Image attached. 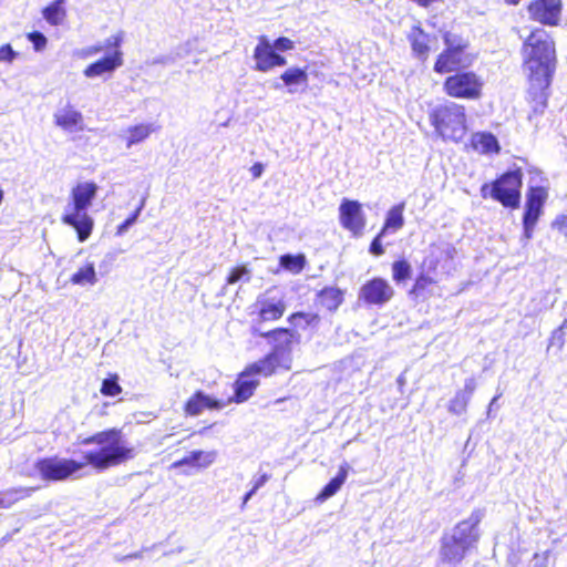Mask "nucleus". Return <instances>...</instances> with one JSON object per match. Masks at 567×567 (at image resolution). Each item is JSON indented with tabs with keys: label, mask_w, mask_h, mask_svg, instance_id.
Returning a JSON list of instances; mask_svg holds the SVG:
<instances>
[{
	"label": "nucleus",
	"mask_w": 567,
	"mask_h": 567,
	"mask_svg": "<svg viewBox=\"0 0 567 567\" xmlns=\"http://www.w3.org/2000/svg\"><path fill=\"white\" fill-rule=\"evenodd\" d=\"M520 52L527 96L537 106L545 107L558 66L556 42L548 31L536 27L524 39Z\"/></svg>",
	"instance_id": "1"
},
{
	"label": "nucleus",
	"mask_w": 567,
	"mask_h": 567,
	"mask_svg": "<svg viewBox=\"0 0 567 567\" xmlns=\"http://www.w3.org/2000/svg\"><path fill=\"white\" fill-rule=\"evenodd\" d=\"M81 444L97 446L96 450L85 452L81 458L83 468L91 466L97 472L124 464L136 455L135 449L126 443L123 432L118 427L93 433L84 437Z\"/></svg>",
	"instance_id": "2"
},
{
	"label": "nucleus",
	"mask_w": 567,
	"mask_h": 567,
	"mask_svg": "<svg viewBox=\"0 0 567 567\" xmlns=\"http://www.w3.org/2000/svg\"><path fill=\"white\" fill-rule=\"evenodd\" d=\"M97 190L99 186L94 182L76 183L70 192L71 208L61 216V221L75 230L80 243L87 240L94 229V219L86 209L95 199Z\"/></svg>",
	"instance_id": "3"
},
{
	"label": "nucleus",
	"mask_w": 567,
	"mask_h": 567,
	"mask_svg": "<svg viewBox=\"0 0 567 567\" xmlns=\"http://www.w3.org/2000/svg\"><path fill=\"white\" fill-rule=\"evenodd\" d=\"M481 520V511H474L468 518L454 526L451 535L442 537L440 554L444 563L458 564L464 559L466 553L480 539L478 525Z\"/></svg>",
	"instance_id": "4"
},
{
	"label": "nucleus",
	"mask_w": 567,
	"mask_h": 567,
	"mask_svg": "<svg viewBox=\"0 0 567 567\" xmlns=\"http://www.w3.org/2000/svg\"><path fill=\"white\" fill-rule=\"evenodd\" d=\"M257 334L267 340L270 351L262 355L258 361L271 370L274 373L290 371L292 367L291 351L298 338L293 330L286 327H277Z\"/></svg>",
	"instance_id": "5"
},
{
	"label": "nucleus",
	"mask_w": 567,
	"mask_h": 567,
	"mask_svg": "<svg viewBox=\"0 0 567 567\" xmlns=\"http://www.w3.org/2000/svg\"><path fill=\"white\" fill-rule=\"evenodd\" d=\"M436 135L444 141L460 142L467 133L466 109L456 102L440 104L429 112Z\"/></svg>",
	"instance_id": "6"
},
{
	"label": "nucleus",
	"mask_w": 567,
	"mask_h": 567,
	"mask_svg": "<svg viewBox=\"0 0 567 567\" xmlns=\"http://www.w3.org/2000/svg\"><path fill=\"white\" fill-rule=\"evenodd\" d=\"M523 187V171L516 167L506 171L491 183H484L480 193L483 199L492 198L503 207L517 209L520 204Z\"/></svg>",
	"instance_id": "7"
},
{
	"label": "nucleus",
	"mask_w": 567,
	"mask_h": 567,
	"mask_svg": "<svg viewBox=\"0 0 567 567\" xmlns=\"http://www.w3.org/2000/svg\"><path fill=\"white\" fill-rule=\"evenodd\" d=\"M442 39L445 48L437 54L433 64L436 74H452L472 65L475 56L467 53L470 42L466 39L451 32L443 33Z\"/></svg>",
	"instance_id": "8"
},
{
	"label": "nucleus",
	"mask_w": 567,
	"mask_h": 567,
	"mask_svg": "<svg viewBox=\"0 0 567 567\" xmlns=\"http://www.w3.org/2000/svg\"><path fill=\"white\" fill-rule=\"evenodd\" d=\"M484 80L474 71L462 70L449 74L443 83L444 94L453 100L478 101L484 94Z\"/></svg>",
	"instance_id": "9"
},
{
	"label": "nucleus",
	"mask_w": 567,
	"mask_h": 567,
	"mask_svg": "<svg viewBox=\"0 0 567 567\" xmlns=\"http://www.w3.org/2000/svg\"><path fill=\"white\" fill-rule=\"evenodd\" d=\"M271 370L259 361H254L245 365V368L236 375L233 383V395L225 399L227 405L231 403L241 404L254 396L256 390L260 385L259 378H270L275 375Z\"/></svg>",
	"instance_id": "10"
},
{
	"label": "nucleus",
	"mask_w": 567,
	"mask_h": 567,
	"mask_svg": "<svg viewBox=\"0 0 567 567\" xmlns=\"http://www.w3.org/2000/svg\"><path fill=\"white\" fill-rule=\"evenodd\" d=\"M34 468L45 482H63L83 470L82 461L58 456L38 458Z\"/></svg>",
	"instance_id": "11"
},
{
	"label": "nucleus",
	"mask_w": 567,
	"mask_h": 567,
	"mask_svg": "<svg viewBox=\"0 0 567 567\" xmlns=\"http://www.w3.org/2000/svg\"><path fill=\"white\" fill-rule=\"evenodd\" d=\"M287 306L282 298L270 297L268 292L259 295L250 307L249 316L257 324L279 321Z\"/></svg>",
	"instance_id": "12"
},
{
	"label": "nucleus",
	"mask_w": 567,
	"mask_h": 567,
	"mask_svg": "<svg viewBox=\"0 0 567 567\" xmlns=\"http://www.w3.org/2000/svg\"><path fill=\"white\" fill-rule=\"evenodd\" d=\"M547 197V189L543 186H533L528 188L523 215V228L526 239H530L533 237L534 228L543 213V207Z\"/></svg>",
	"instance_id": "13"
},
{
	"label": "nucleus",
	"mask_w": 567,
	"mask_h": 567,
	"mask_svg": "<svg viewBox=\"0 0 567 567\" xmlns=\"http://www.w3.org/2000/svg\"><path fill=\"white\" fill-rule=\"evenodd\" d=\"M338 210L341 227L348 230L352 237H361L367 226L362 204L355 199L343 198Z\"/></svg>",
	"instance_id": "14"
},
{
	"label": "nucleus",
	"mask_w": 567,
	"mask_h": 567,
	"mask_svg": "<svg viewBox=\"0 0 567 567\" xmlns=\"http://www.w3.org/2000/svg\"><path fill=\"white\" fill-rule=\"evenodd\" d=\"M563 9V0H532L526 7L529 19L545 27L559 25Z\"/></svg>",
	"instance_id": "15"
},
{
	"label": "nucleus",
	"mask_w": 567,
	"mask_h": 567,
	"mask_svg": "<svg viewBox=\"0 0 567 567\" xmlns=\"http://www.w3.org/2000/svg\"><path fill=\"white\" fill-rule=\"evenodd\" d=\"M122 42L121 35H113L106 40V48H113L114 50L101 58L100 60L89 64L83 74L86 78H96L103 74H111L114 70L123 64V54L121 52L120 44Z\"/></svg>",
	"instance_id": "16"
},
{
	"label": "nucleus",
	"mask_w": 567,
	"mask_h": 567,
	"mask_svg": "<svg viewBox=\"0 0 567 567\" xmlns=\"http://www.w3.org/2000/svg\"><path fill=\"white\" fill-rule=\"evenodd\" d=\"M395 295L390 282L382 277H373L367 280L359 290V299L368 306H384Z\"/></svg>",
	"instance_id": "17"
},
{
	"label": "nucleus",
	"mask_w": 567,
	"mask_h": 567,
	"mask_svg": "<svg viewBox=\"0 0 567 567\" xmlns=\"http://www.w3.org/2000/svg\"><path fill=\"white\" fill-rule=\"evenodd\" d=\"M218 453L215 450H193L182 458L173 462L171 468L179 470L181 474L189 475L212 466L217 460Z\"/></svg>",
	"instance_id": "18"
},
{
	"label": "nucleus",
	"mask_w": 567,
	"mask_h": 567,
	"mask_svg": "<svg viewBox=\"0 0 567 567\" xmlns=\"http://www.w3.org/2000/svg\"><path fill=\"white\" fill-rule=\"evenodd\" d=\"M252 58L255 60L254 69L259 72H268L274 68L287 64L286 58L276 52L274 44L265 35L258 38Z\"/></svg>",
	"instance_id": "19"
},
{
	"label": "nucleus",
	"mask_w": 567,
	"mask_h": 567,
	"mask_svg": "<svg viewBox=\"0 0 567 567\" xmlns=\"http://www.w3.org/2000/svg\"><path fill=\"white\" fill-rule=\"evenodd\" d=\"M227 406L225 399H218L196 390L183 404V412L186 416H197L205 410L219 411Z\"/></svg>",
	"instance_id": "20"
},
{
	"label": "nucleus",
	"mask_w": 567,
	"mask_h": 567,
	"mask_svg": "<svg viewBox=\"0 0 567 567\" xmlns=\"http://www.w3.org/2000/svg\"><path fill=\"white\" fill-rule=\"evenodd\" d=\"M346 290L337 286H326L318 290L315 296V303L319 309L334 313L344 302Z\"/></svg>",
	"instance_id": "21"
},
{
	"label": "nucleus",
	"mask_w": 567,
	"mask_h": 567,
	"mask_svg": "<svg viewBox=\"0 0 567 567\" xmlns=\"http://www.w3.org/2000/svg\"><path fill=\"white\" fill-rule=\"evenodd\" d=\"M413 54L421 61H426L431 53V35L426 33L420 24L411 28L408 34Z\"/></svg>",
	"instance_id": "22"
},
{
	"label": "nucleus",
	"mask_w": 567,
	"mask_h": 567,
	"mask_svg": "<svg viewBox=\"0 0 567 567\" xmlns=\"http://www.w3.org/2000/svg\"><path fill=\"white\" fill-rule=\"evenodd\" d=\"M54 124L63 131L73 132L82 131L83 115L73 105L68 104L63 109L59 110L54 115Z\"/></svg>",
	"instance_id": "23"
},
{
	"label": "nucleus",
	"mask_w": 567,
	"mask_h": 567,
	"mask_svg": "<svg viewBox=\"0 0 567 567\" xmlns=\"http://www.w3.org/2000/svg\"><path fill=\"white\" fill-rule=\"evenodd\" d=\"M471 147L483 155H496L501 152V145L496 136L491 132H476L470 140Z\"/></svg>",
	"instance_id": "24"
},
{
	"label": "nucleus",
	"mask_w": 567,
	"mask_h": 567,
	"mask_svg": "<svg viewBox=\"0 0 567 567\" xmlns=\"http://www.w3.org/2000/svg\"><path fill=\"white\" fill-rule=\"evenodd\" d=\"M287 321L290 323L293 330H312L316 331L321 322V317L318 312L311 311H295L287 317Z\"/></svg>",
	"instance_id": "25"
},
{
	"label": "nucleus",
	"mask_w": 567,
	"mask_h": 567,
	"mask_svg": "<svg viewBox=\"0 0 567 567\" xmlns=\"http://www.w3.org/2000/svg\"><path fill=\"white\" fill-rule=\"evenodd\" d=\"M349 470L350 466L347 463L340 465L337 475L322 487V489L316 496V501L322 503L337 494L341 486L344 484Z\"/></svg>",
	"instance_id": "26"
},
{
	"label": "nucleus",
	"mask_w": 567,
	"mask_h": 567,
	"mask_svg": "<svg viewBox=\"0 0 567 567\" xmlns=\"http://www.w3.org/2000/svg\"><path fill=\"white\" fill-rule=\"evenodd\" d=\"M404 203H400L392 206L388 210L384 223L380 229L381 235H386L388 233H395L404 226Z\"/></svg>",
	"instance_id": "27"
},
{
	"label": "nucleus",
	"mask_w": 567,
	"mask_h": 567,
	"mask_svg": "<svg viewBox=\"0 0 567 567\" xmlns=\"http://www.w3.org/2000/svg\"><path fill=\"white\" fill-rule=\"evenodd\" d=\"M156 131V127L150 123H140L132 125L126 130L125 145L127 148L133 145L140 144L147 140L152 133Z\"/></svg>",
	"instance_id": "28"
},
{
	"label": "nucleus",
	"mask_w": 567,
	"mask_h": 567,
	"mask_svg": "<svg viewBox=\"0 0 567 567\" xmlns=\"http://www.w3.org/2000/svg\"><path fill=\"white\" fill-rule=\"evenodd\" d=\"M65 0H53L42 9V16L51 25H60L66 18Z\"/></svg>",
	"instance_id": "29"
},
{
	"label": "nucleus",
	"mask_w": 567,
	"mask_h": 567,
	"mask_svg": "<svg viewBox=\"0 0 567 567\" xmlns=\"http://www.w3.org/2000/svg\"><path fill=\"white\" fill-rule=\"evenodd\" d=\"M280 79L284 84L288 87L289 92H293L296 86L308 85V74L305 69L301 68H289L280 74Z\"/></svg>",
	"instance_id": "30"
},
{
	"label": "nucleus",
	"mask_w": 567,
	"mask_h": 567,
	"mask_svg": "<svg viewBox=\"0 0 567 567\" xmlns=\"http://www.w3.org/2000/svg\"><path fill=\"white\" fill-rule=\"evenodd\" d=\"M435 284L436 281L433 277L421 271L416 276L411 289L409 290V295L414 298H424L425 295L429 292L430 287Z\"/></svg>",
	"instance_id": "31"
},
{
	"label": "nucleus",
	"mask_w": 567,
	"mask_h": 567,
	"mask_svg": "<svg viewBox=\"0 0 567 567\" xmlns=\"http://www.w3.org/2000/svg\"><path fill=\"white\" fill-rule=\"evenodd\" d=\"M473 391L474 386L466 384L464 391L457 392L450 401L449 411L453 414H461L465 412Z\"/></svg>",
	"instance_id": "32"
},
{
	"label": "nucleus",
	"mask_w": 567,
	"mask_h": 567,
	"mask_svg": "<svg viewBox=\"0 0 567 567\" xmlns=\"http://www.w3.org/2000/svg\"><path fill=\"white\" fill-rule=\"evenodd\" d=\"M96 272H95V267H94V264L93 262H87L85 264L84 266H82L81 268L78 269V271H75L71 278H70V281L73 284V285H94L96 282Z\"/></svg>",
	"instance_id": "33"
},
{
	"label": "nucleus",
	"mask_w": 567,
	"mask_h": 567,
	"mask_svg": "<svg viewBox=\"0 0 567 567\" xmlns=\"http://www.w3.org/2000/svg\"><path fill=\"white\" fill-rule=\"evenodd\" d=\"M392 279L396 284L405 282L411 278L412 266L405 258H399L391 265Z\"/></svg>",
	"instance_id": "34"
},
{
	"label": "nucleus",
	"mask_w": 567,
	"mask_h": 567,
	"mask_svg": "<svg viewBox=\"0 0 567 567\" xmlns=\"http://www.w3.org/2000/svg\"><path fill=\"white\" fill-rule=\"evenodd\" d=\"M279 265L292 272V274H299L303 270L305 266H306V257L305 255L302 254H298V255H290V254H287V255H282L279 257Z\"/></svg>",
	"instance_id": "35"
},
{
	"label": "nucleus",
	"mask_w": 567,
	"mask_h": 567,
	"mask_svg": "<svg viewBox=\"0 0 567 567\" xmlns=\"http://www.w3.org/2000/svg\"><path fill=\"white\" fill-rule=\"evenodd\" d=\"M118 379L116 373L109 374V377L102 381L100 388L101 394L104 396H116L121 394L123 389L118 383Z\"/></svg>",
	"instance_id": "36"
},
{
	"label": "nucleus",
	"mask_w": 567,
	"mask_h": 567,
	"mask_svg": "<svg viewBox=\"0 0 567 567\" xmlns=\"http://www.w3.org/2000/svg\"><path fill=\"white\" fill-rule=\"evenodd\" d=\"M249 269L246 265H237L231 268L226 277V285H235L239 280L244 279L246 281L249 280Z\"/></svg>",
	"instance_id": "37"
},
{
	"label": "nucleus",
	"mask_w": 567,
	"mask_h": 567,
	"mask_svg": "<svg viewBox=\"0 0 567 567\" xmlns=\"http://www.w3.org/2000/svg\"><path fill=\"white\" fill-rule=\"evenodd\" d=\"M143 208V204H141L123 223H121L116 228V235L124 234L130 226H132L137 217L141 214V210Z\"/></svg>",
	"instance_id": "38"
},
{
	"label": "nucleus",
	"mask_w": 567,
	"mask_h": 567,
	"mask_svg": "<svg viewBox=\"0 0 567 567\" xmlns=\"http://www.w3.org/2000/svg\"><path fill=\"white\" fill-rule=\"evenodd\" d=\"M385 235H381V230L374 236V238L371 240L370 243V246H369V252L375 257H380L382 256L385 250H384V247L382 245V238L384 237Z\"/></svg>",
	"instance_id": "39"
},
{
	"label": "nucleus",
	"mask_w": 567,
	"mask_h": 567,
	"mask_svg": "<svg viewBox=\"0 0 567 567\" xmlns=\"http://www.w3.org/2000/svg\"><path fill=\"white\" fill-rule=\"evenodd\" d=\"M28 40L33 44L35 51H41L47 47V38L39 31H32L27 34Z\"/></svg>",
	"instance_id": "40"
},
{
	"label": "nucleus",
	"mask_w": 567,
	"mask_h": 567,
	"mask_svg": "<svg viewBox=\"0 0 567 567\" xmlns=\"http://www.w3.org/2000/svg\"><path fill=\"white\" fill-rule=\"evenodd\" d=\"M551 226L559 234L567 237V215L566 214H560V215L556 216V218L551 223Z\"/></svg>",
	"instance_id": "41"
},
{
	"label": "nucleus",
	"mask_w": 567,
	"mask_h": 567,
	"mask_svg": "<svg viewBox=\"0 0 567 567\" xmlns=\"http://www.w3.org/2000/svg\"><path fill=\"white\" fill-rule=\"evenodd\" d=\"M274 47L278 51H290L295 48V43L287 37H279L274 41Z\"/></svg>",
	"instance_id": "42"
},
{
	"label": "nucleus",
	"mask_w": 567,
	"mask_h": 567,
	"mask_svg": "<svg viewBox=\"0 0 567 567\" xmlns=\"http://www.w3.org/2000/svg\"><path fill=\"white\" fill-rule=\"evenodd\" d=\"M14 494L16 491L13 489L0 493V508H9L17 502V498L13 497Z\"/></svg>",
	"instance_id": "43"
},
{
	"label": "nucleus",
	"mask_w": 567,
	"mask_h": 567,
	"mask_svg": "<svg viewBox=\"0 0 567 567\" xmlns=\"http://www.w3.org/2000/svg\"><path fill=\"white\" fill-rule=\"evenodd\" d=\"M17 56V52L7 43L0 47V62H12Z\"/></svg>",
	"instance_id": "44"
},
{
	"label": "nucleus",
	"mask_w": 567,
	"mask_h": 567,
	"mask_svg": "<svg viewBox=\"0 0 567 567\" xmlns=\"http://www.w3.org/2000/svg\"><path fill=\"white\" fill-rule=\"evenodd\" d=\"M103 49H104V45H101V44L91 45V47L83 49L81 55L83 58H89V56H92V55H95V54L102 52Z\"/></svg>",
	"instance_id": "45"
},
{
	"label": "nucleus",
	"mask_w": 567,
	"mask_h": 567,
	"mask_svg": "<svg viewBox=\"0 0 567 567\" xmlns=\"http://www.w3.org/2000/svg\"><path fill=\"white\" fill-rule=\"evenodd\" d=\"M252 178H259L264 173V165L259 162L254 163L250 167Z\"/></svg>",
	"instance_id": "46"
},
{
	"label": "nucleus",
	"mask_w": 567,
	"mask_h": 567,
	"mask_svg": "<svg viewBox=\"0 0 567 567\" xmlns=\"http://www.w3.org/2000/svg\"><path fill=\"white\" fill-rule=\"evenodd\" d=\"M268 475L267 474H262L255 483H254V486H252V489H255L256 492L268 481Z\"/></svg>",
	"instance_id": "47"
},
{
	"label": "nucleus",
	"mask_w": 567,
	"mask_h": 567,
	"mask_svg": "<svg viewBox=\"0 0 567 567\" xmlns=\"http://www.w3.org/2000/svg\"><path fill=\"white\" fill-rule=\"evenodd\" d=\"M256 493L255 489H250L249 492H247L243 498V504H241V507H245L247 502L251 498V496Z\"/></svg>",
	"instance_id": "48"
},
{
	"label": "nucleus",
	"mask_w": 567,
	"mask_h": 567,
	"mask_svg": "<svg viewBox=\"0 0 567 567\" xmlns=\"http://www.w3.org/2000/svg\"><path fill=\"white\" fill-rule=\"evenodd\" d=\"M437 266H439V259H432V260H430V262H429V268H430L431 270H435V269L437 268Z\"/></svg>",
	"instance_id": "49"
},
{
	"label": "nucleus",
	"mask_w": 567,
	"mask_h": 567,
	"mask_svg": "<svg viewBox=\"0 0 567 567\" xmlns=\"http://www.w3.org/2000/svg\"><path fill=\"white\" fill-rule=\"evenodd\" d=\"M508 6H517L522 0H503Z\"/></svg>",
	"instance_id": "50"
}]
</instances>
